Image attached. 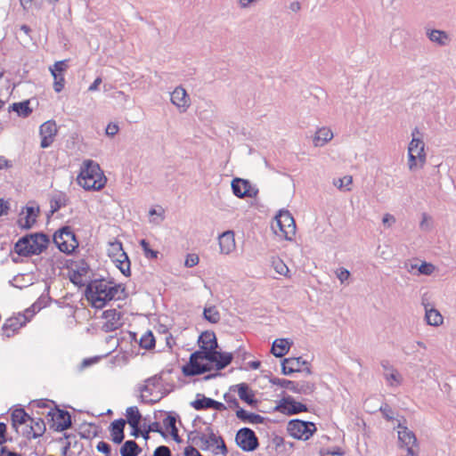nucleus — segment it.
<instances>
[{
  "instance_id": "50",
  "label": "nucleus",
  "mask_w": 456,
  "mask_h": 456,
  "mask_svg": "<svg viewBox=\"0 0 456 456\" xmlns=\"http://www.w3.org/2000/svg\"><path fill=\"white\" fill-rule=\"evenodd\" d=\"M224 399L228 403L230 408L235 409L236 411L241 409L239 405L238 400L232 394H231V392L225 393L224 395Z\"/></svg>"
},
{
  "instance_id": "2",
  "label": "nucleus",
  "mask_w": 456,
  "mask_h": 456,
  "mask_svg": "<svg viewBox=\"0 0 456 456\" xmlns=\"http://www.w3.org/2000/svg\"><path fill=\"white\" fill-rule=\"evenodd\" d=\"M49 241L47 235L41 232L25 235L15 243L14 251L21 256L39 255L46 249Z\"/></svg>"
},
{
  "instance_id": "13",
  "label": "nucleus",
  "mask_w": 456,
  "mask_h": 456,
  "mask_svg": "<svg viewBox=\"0 0 456 456\" xmlns=\"http://www.w3.org/2000/svg\"><path fill=\"white\" fill-rule=\"evenodd\" d=\"M28 321L26 315L21 314L8 318L2 326V336L7 338L12 337Z\"/></svg>"
},
{
  "instance_id": "29",
  "label": "nucleus",
  "mask_w": 456,
  "mask_h": 456,
  "mask_svg": "<svg viewBox=\"0 0 456 456\" xmlns=\"http://www.w3.org/2000/svg\"><path fill=\"white\" fill-rule=\"evenodd\" d=\"M212 369L209 363H199L197 365H183V373L186 377H193L210 371Z\"/></svg>"
},
{
  "instance_id": "52",
  "label": "nucleus",
  "mask_w": 456,
  "mask_h": 456,
  "mask_svg": "<svg viewBox=\"0 0 456 456\" xmlns=\"http://www.w3.org/2000/svg\"><path fill=\"white\" fill-rule=\"evenodd\" d=\"M408 166L411 171L415 170L418 166L419 167L418 157L412 152V150H408Z\"/></svg>"
},
{
  "instance_id": "58",
  "label": "nucleus",
  "mask_w": 456,
  "mask_h": 456,
  "mask_svg": "<svg viewBox=\"0 0 456 456\" xmlns=\"http://www.w3.org/2000/svg\"><path fill=\"white\" fill-rule=\"evenodd\" d=\"M273 265L275 271L280 274H286L289 272V268L281 260L274 261Z\"/></svg>"
},
{
  "instance_id": "17",
  "label": "nucleus",
  "mask_w": 456,
  "mask_h": 456,
  "mask_svg": "<svg viewBox=\"0 0 456 456\" xmlns=\"http://www.w3.org/2000/svg\"><path fill=\"white\" fill-rule=\"evenodd\" d=\"M207 434H200L199 432H191L189 439L192 444L198 445L201 450L207 451L214 448L216 444H212L211 434H215L211 427L206 428Z\"/></svg>"
},
{
  "instance_id": "24",
  "label": "nucleus",
  "mask_w": 456,
  "mask_h": 456,
  "mask_svg": "<svg viewBox=\"0 0 456 456\" xmlns=\"http://www.w3.org/2000/svg\"><path fill=\"white\" fill-rule=\"evenodd\" d=\"M126 424V419L120 418L118 419H115L112 421L109 427V430L111 436V441L116 444H119L123 442L125 438V426Z\"/></svg>"
},
{
  "instance_id": "14",
  "label": "nucleus",
  "mask_w": 456,
  "mask_h": 456,
  "mask_svg": "<svg viewBox=\"0 0 456 456\" xmlns=\"http://www.w3.org/2000/svg\"><path fill=\"white\" fill-rule=\"evenodd\" d=\"M47 415L51 417L56 431L66 430L72 425L71 416L67 411L60 410L58 408H56V410L51 409Z\"/></svg>"
},
{
  "instance_id": "54",
  "label": "nucleus",
  "mask_w": 456,
  "mask_h": 456,
  "mask_svg": "<svg viewBox=\"0 0 456 456\" xmlns=\"http://www.w3.org/2000/svg\"><path fill=\"white\" fill-rule=\"evenodd\" d=\"M200 257L197 254H188L185 258L184 265L186 267H193L199 264Z\"/></svg>"
},
{
  "instance_id": "25",
  "label": "nucleus",
  "mask_w": 456,
  "mask_h": 456,
  "mask_svg": "<svg viewBox=\"0 0 456 456\" xmlns=\"http://www.w3.org/2000/svg\"><path fill=\"white\" fill-rule=\"evenodd\" d=\"M220 252L228 255L235 249L234 232L232 231H226L218 237Z\"/></svg>"
},
{
  "instance_id": "57",
  "label": "nucleus",
  "mask_w": 456,
  "mask_h": 456,
  "mask_svg": "<svg viewBox=\"0 0 456 456\" xmlns=\"http://www.w3.org/2000/svg\"><path fill=\"white\" fill-rule=\"evenodd\" d=\"M67 68H68V65H67L66 61H56L54 64V69H51V73L54 72V73L63 74V72L67 69Z\"/></svg>"
},
{
  "instance_id": "62",
  "label": "nucleus",
  "mask_w": 456,
  "mask_h": 456,
  "mask_svg": "<svg viewBox=\"0 0 456 456\" xmlns=\"http://www.w3.org/2000/svg\"><path fill=\"white\" fill-rule=\"evenodd\" d=\"M119 127L115 123H110L108 124L105 133L108 136L113 137L118 133Z\"/></svg>"
},
{
  "instance_id": "9",
  "label": "nucleus",
  "mask_w": 456,
  "mask_h": 456,
  "mask_svg": "<svg viewBox=\"0 0 456 456\" xmlns=\"http://www.w3.org/2000/svg\"><path fill=\"white\" fill-rule=\"evenodd\" d=\"M270 383L273 385L279 386L283 388H287L293 393L302 395H311L315 390V384L310 381H293L285 379H280L273 377L270 379Z\"/></svg>"
},
{
  "instance_id": "5",
  "label": "nucleus",
  "mask_w": 456,
  "mask_h": 456,
  "mask_svg": "<svg viewBox=\"0 0 456 456\" xmlns=\"http://www.w3.org/2000/svg\"><path fill=\"white\" fill-rule=\"evenodd\" d=\"M109 282L104 280L91 281L86 289V297L95 308H102L108 302Z\"/></svg>"
},
{
  "instance_id": "34",
  "label": "nucleus",
  "mask_w": 456,
  "mask_h": 456,
  "mask_svg": "<svg viewBox=\"0 0 456 456\" xmlns=\"http://www.w3.org/2000/svg\"><path fill=\"white\" fill-rule=\"evenodd\" d=\"M142 452V448L134 440L126 441L120 448L121 456H138Z\"/></svg>"
},
{
  "instance_id": "11",
  "label": "nucleus",
  "mask_w": 456,
  "mask_h": 456,
  "mask_svg": "<svg viewBox=\"0 0 456 456\" xmlns=\"http://www.w3.org/2000/svg\"><path fill=\"white\" fill-rule=\"evenodd\" d=\"M235 442L244 452H253L259 445L258 439L255 432L248 428H242L237 432Z\"/></svg>"
},
{
  "instance_id": "55",
  "label": "nucleus",
  "mask_w": 456,
  "mask_h": 456,
  "mask_svg": "<svg viewBox=\"0 0 456 456\" xmlns=\"http://www.w3.org/2000/svg\"><path fill=\"white\" fill-rule=\"evenodd\" d=\"M434 271H435V266H434V265H432L430 263L424 262L419 267V273L425 274V275H430L434 273Z\"/></svg>"
},
{
  "instance_id": "30",
  "label": "nucleus",
  "mask_w": 456,
  "mask_h": 456,
  "mask_svg": "<svg viewBox=\"0 0 456 456\" xmlns=\"http://www.w3.org/2000/svg\"><path fill=\"white\" fill-rule=\"evenodd\" d=\"M427 37L431 42L439 46H445L450 41L449 35L445 31L439 29H428Z\"/></svg>"
},
{
  "instance_id": "40",
  "label": "nucleus",
  "mask_w": 456,
  "mask_h": 456,
  "mask_svg": "<svg viewBox=\"0 0 456 456\" xmlns=\"http://www.w3.org/2000/svg\"><path fill=\"white\" fill-rule=\"evenodd\" d=\"M216 361L213 362L216 363V369L217 370H221L227 367L232 361V354L231 353H223L216 351L215 355Z\"/></svg>"
},
{
  "instance_id": "39",
  "label": "nucleus",
  "mask_w": 456,
  "mask_h": 456,
  "mask_svg": "<svg viewBox=\"0 0 456 456\" xmlns=\"http://www.w3.org/2000/svg\"><path fill=\"white\" fill-rule=\"evenodd\" d=\"M426 314L425 318L427 321V323L431 326H439L443 323L444 318L442 314L437 311L436 309L431 307L428 308L427 305H425Z\"/></svg>"
},
{
  "instance_id": "49",
  "label": "nucleus",
  "mask_w": 456,
  "mask_h": 456,
  "mask_svg": "<svg viewBox=\"0 0 456 456\" xmlns=\"http://www.w3.org/2000/svg\"><path fill=\"white\" fill-rule=\"evenodd\" d=\"M140 245L143 250V253H144V256L147 257V258H150V259H154V258H157L158 257V254L159 252L157 250H153L150 248V244L149 242L142 239L140 240Z\"/></svg>"
},
{
  "instance_id": "64",
  "label": "nucleus",
  "mask_w": 456,
  "mask_h": 456,
  "mask_svg": "<svg viewBox=\"0 0 456 456\" xmlns=\"http://www.w3.org/2000/svg\"><path fill=\"white\" fill-rule=\"evenodd\" d=\"M199 451L192 445L185 447L183 455L184 456H199Z\"/></svg>"
},
{
  "instance_id": "23",
  "label": "nucleus",
  "mask_w": 456,
  "mask_h": 456,
  "mask_svg": "<svg viewBox=\"0 0 456 456\" xmlns=\"http://www.w3.org/2000/svg\"><path fill=\"white\" fill-rule=\"evenodd\" d=\"M304 364H308V362L303 360L302 357L285 358L281 362V373L290 375L294 372H299Z\"/></svg>"
},
{
  "instance_id": "42",
  "label": "nucleus",
  "mask_w": 456,
  "mask_h": 456,
  "mask_svg": "<svg viewBox=\"0 0 456 456\" xmlns=\"http://www.w3.org/2000/svg\"><path fill=\"white\" fill-rule=\"evenodd\" d=\"M211 441L212 444H216L215 447L212 449V452L214 454L222 453L226 455L228 453V449L225 445V443L222 436H216V434H211Z\"/></svg>"
},
{
  "instance_id": "28",
  "label": "nucleus",
  "mask_w": 456,
  "mask_h": 456,
  "mask_svg": "<svg viewBox=\"0 0 456 456\" xmlns=\"http://www.w3.org/2000/svg\"><path fill=\"white\" fill-rule=\"evenodd\" d=\"M216 352L208 351L207 349H200L191 354L189 362L186 365H197L200 363V360H207L210 362H214L216 361Z\"/></svg>"
},
{
  "instance_id": "6",
  "label": "nucleus",
  "mask_w": 456,
  "mask_h": 456,
  "mask_svg": "<svg viewBox=\"0 0 456 456\" xmlns=\"http://www.w3.org/2000/svg\"><path fill=\"white\" fill-rule=\"evenodd\" d=\"M108 256L116 263L117 267L126 276L131 275L130 260L123 249L122 242L118 240L110 241L107 248Z\"/></svg>"
},
{
  "instance_id": "53",
  "label": "nucleus",
  "mask_w": 456,
  "mask_h": 456,
  "mask_svg": "<svg viewBox=\"0 0 456 456\" xmlns=\"http://www.w3.org/2000/svg\"><path fill=\"white\" fill-rule=\"evenodd\" d=\"M73 271H76L77 273L81 274L82 276H85L88 271H89V265L84 260H81L75 265V269Z\"/></svg>"
},
{
  "instance_id": "15",
  "label": "nucleus",
  "mask_w": 456,
  "mask_h": 456,
  "mask_svg": "<svg viewBox=\"0 0 456 456\" xmlns=\"http://www.w3.org/2000/svg\"><path fill=\"white\" fill-rule=\"evenodd\" d=\"M39 134L41 136V148L45 149L50 147L57 134L56 123L53 120H48L42 124L39 127Z\"/></svg>"
},
{
  "instance_id": "46",
  "label": "nucleus",
  "mask_w": 456,
  "mask_h": 456,
  "mask_svg": "<svg viewBox=\"0 0 456 456\" xmlns=\"http://www.w3.org/2000/svg\"><path fill=\"white\" fill-rule=\"evenodd\" d=\"M140 346L148 350L155 346V338L151 331H148L141 338Z\"/></svg>"
},
{
  "instance_id": "47",
  "label": "nucleus",
  "mask_w": 456,
  "mask_h": 456,
  "mask_svg": "<svg viewBox=\"0 0 456 456\" xmlns=\"http://www.w3.org/2000/svg\"><path fill=\"white\" fill-rule=\"evenodd\" d=\"M124 290L125 289H121L120 285H111L109 282L107 297L108 302L112 299H120L121 297L118 294L124 292Z\"/></svg>"
},
{
  "instance_id": "22",
  "label": "nucleus",
  "mask_w": 456,
  "mask_h": 456,
  "mask_svg": "<svg viewBox=\"0 0 456 456\" xmlns=\"http://www.w3.org/2000/svg\"><path fill=\"white\" fill-rule=\"evenodd\" d=\"M415 133H419L417 127L412 131V136H415ZM408 150H412V152L416 154V157H418L419 167H422L426 163L424 142L421 139L412 137L411 141L409 143Z\"/></svg>"
},
{
  "instance_id": "1",
  "label": "nucleus",
  "mask_w": 456,
  "mask_h": 456,
  "mask_svg": "<svg viewBox=\"0 0 456 456\" xmlns=\"http://www.w3.org/2000/svg\"><path fill=\"white\" fill-rule=\"evenodd\" d=\"M77 181L86 191H100L105 186L107 179L97 162L86 159L81 166Z\"/></svg>"
},
{
  "instance_id": "18",
  "label": "nucleus",
  "mask_w": 456,
  "mask_h": 456,
  "mask_svg": "<svg viewBox=\"0 0 456 456\" xmlns=\"http://www.w3.org/2000/svg\"><path fill=\"white\" fill-rule=\"evenodd\" d=\"M398 428H400L398 431V440L402 448H405V450H408V448H419L417 437L411 430L401 423L398 424Z\"/></svg>"
},
{
  "instance_id": "48",
  "label": "nucleus",
  "mask_w": 456,
  "mask_h": 456,
  "mask_svg": "<svg viewBox=\"0 0 456 456\" xmlns=\"http://www.w3.org/2000/svg\"><path fill=\"white\" fill-rule=\"evenodd\" d=\"M53 77V89L56 93H60L63 90L65 86V78L63 74L52 72Z\"/></svg>"
},
{
  "instance_id": "31",
  "label": "nucleus",
  "mask_w": 456,
  "mask_h": 456,
  "mask_svg": "<svg viewBox=\"0 0 456 456\" xmlns=\"http://www.w3.org/2000/svg\"><path fill=\"white\" fill-rule=\"evenodd\" d=\"M236 417L245 423L250 424H263L265 418L259 414L248 412L244 409H239L236 411Z\"/></svg>"
},
{
  "instance_id": "20",
  "label": "nucleus",
  "mask_w": 456,
  "mask_h": 456,
  "mask_svg": "<svg viewBox=\"0 0 456 456\" xmlns=\"http://www.w3.org/2000/svg\"><path fill=\"white\" fill-rule=\"evenodd\" d=\"M39 208L27 206L21 212L18 220L19 225L23 229H30L37 222Z\"/></svg>"
},
{
  "instance_id": "61",
  "label": "nucleus",
  "mask_w": 456,
  "mask_h": 456,
  "mask_svg": "<svg viewBox=\"0 0 456 456\" xmlns=\"http://www.w3.org/2000/svg\"><path fill=\"white\" fill-rule=\"evenodd\" d=\"M148 432H156L166 437V433L162 430L160 424L157 421L152 422L148 426Z\"/></svg>"
},
{
  "instance_id": "59",
  "label": "nucleus",
  "mask_w": 456,
  "mask_h": 456,
  "mask_svg": "<svg viewBox=\"0 0 456 456\" xmlns=\"http://www.w3.org/2000/svg\"><path fill=\"white\" fill-rule=\"evenodd\" d=\"M379 411L382 412L385 419L387 420H391L394 419L393 411L388 404H384L379 408Z\"/></svg>"
},
{
  "instance_id": "16",
  "label": "nucleus",
  "mask_w": 456,
  "mask_h": 456,
  "mask_svg": "<svg viewBox=\"0 0 456 456\" xmlns=\"http://www.w3.org/2000/svg\"><path fill=\"white\" fill-rule=\"evenodd\" d=\"M102 317L106 320L102 325V330L111 332L122 326V314L116 309H109L103 312Z\"/></svg>"
},
{
  "instance_id": "8",
  "label": "nucleus",
  "mask_w": 456,
  "mask_h": 456,
  "mask_svg": "<svg viewBox=\"0 0 456 456\" xmlns=\"http://www.w3.org/2000/svg\"><path fill=\"white\" fill-rule=\"evenodd\" d=\"M287 431L292 437L305 441L314 435L316 427L314 422L295 419L289 421Z\"/></svg>"
},
{
  "instance_id": "3",
  "label": "nucleus",
  "mask_w": 456,
  "mask_h": 456,
  "mask_svg": "<svg viewBox=\"0 0 456 456\" xmlns=\"http://www.w3.org/2000/svg\"><path fill=\"white\" fill-rule=\"evenodd\" d=\"M139 391L141 392V402L151 405L159 402L169 393L164 388L161 374L146 379L144 384L140 386Z\"/></svg>"
},
{
  "instance_id": "21",
  "label": "nucleus",
  "mask_w": 456,
  "mask_h": 456,
  "mask_svg": "<svg viewBox=\"0 0 456 456\" xmlns=\"http://www.w3.org/2000/svg\"><path fill=\"white\" fill-rule=\"evenodd\" d=\"M171 102L181 109L182 111H185L189 108L191 101L183 86H176L171 93Z\"/></svg>"
},
{
  "instance_id": "43",
  "label": "nucleus",
  "mask_w": 456,
  "mask_h": 456,
  "mask_svg": "<svg viewBox=\"0 0 456 456\" xmlns=\"http://www.w3.org/2000/svg\"><path fill=\"white\" fill-rule=\"evenodd\" d=\"M203 317L210 323H217L220 321V314L216 306L205 307L203 311Z\"/></svg>"
},
{
  "instance_id": "10",
  "label": "nucleus",
  "mask_w": 456,
  "mask_h": 456,
  "mask_svg": "<svg viewBox=\"0 0 456 456\" xmlns=\"http://www.w3.org/2000/svg\"><path fill=\"white\" fill-rule=\"evenodd\" d=\"M275 411H279L282 414L291 416L298 414L300 412L308 411V408L305 404L297 402L292 396L288 395L281 398L274 407Z\"/></svg>"
},
{
  "instance_id": "7",
  "label": "nucleus",
  "mask_w": 456,
  "mask_h": 456,
  "mask_svg": "<svg viewBox=\"0 0 456 456\" xmlns=\"http://www.w3.org/2000/svg\"><path fill=\"white\" fill-rule=\"evenodd\" d=\"M53 240L59 250L68 255L78 247L77 237L69 226H62L56 231Z\"/></svg>"
},
{
  "instance_id": "32",
  "label": "nucleus",
  "mask_w": 456,
  "mask_h": 456,
  "mask_svg": "<svg viewBox=\"0 0 456 456\" xmlns=\"http://www.w3.org/2000/svg\"><path fill=\"white\" fill-rule=\"evenodd\" d=\"M291 344L287 338H277L273 343L271 352L275 357H282L288 354Z\"/></svg>"
},
{
  "instance_id": "45",
  "label": "nucleus",
  "mask_w": 456,
  "mask_h": 456,
  "mask_svg": "<svg viewBox=\"0 0 456 456\" xmlns=\"http://www.w3.org/2000/svg\"><path fill=\"white\" fill-rule=\"evenodd\" d=\"M177 418H179V416L175 412H167V416L166 417V419H163V425L165 428L169 431L177 428L175 425Z\"/></svg>"
},
{
  "instance_id": "4",
  "label": "nucleus",
  "mask_w": 456,
  "mask_h": 456,
  "mask_svg": "<svg viewBox=\"0 0 456 456\" xmlns=\"http://www.w3.org/2000/svg\"><path fill=\"white\" fill-rule=\"evenodd\" d=\"M273 232L287 240H292L296 233V224L293 216L288 210H281L275 216V223L272 224Z\"/></svg>"
},
{
  "instance_id": "19",
  "label": "nucleus",
  "mask_w": 456,
  "mask_h": 456,
  "mask_svg": "<svg viewBox=\"0 0 456 456\" xmlns=\"http://www.w3.org/2000/svg\"><path fill=\"white\" fill-rule=\"evenodd\" d=\"M230 391H237L239 397L248 405L255 407L258 401L256 399L255 393L251 390L248 384L240 383L239 385L232 386Z\"/></svg>"
},
{
  "instance_id": "44",
  "label": "nucleus",
  "mask_w": 456,
  "mask_h": 456,
  "mask_svg": "<svg viewBox=\"0 0 456 456\" xmlns=\"http://www.w3.org/2000/svg\"><path fill=\"white\" fill-rule=\"evenodd\" d=\"M353 183V177L351 175H346L342 178L335 179L333 184L339 190L346 191H351L350 185Z\"/></svg>"
},
{
  "instance_id": "27",
  "label": "nucleus",
  "mask_w": 456,
  "mask_h": 456,
  "mask_svg": "<svg viewBox=\"0 0 456 456\" xmlns=\"http://www.w3.org/2000/svg\"><path fill=\"white\" fill-rule=\"evenodd\" d=\"M30 421V426L29 428L26 430V436L28 439H31V438H37L41 436L44 435V433L45 432V421L38 418V419H34L31 417V419H29Z\"/></svg>"
},
{
  "instance_id": "63",
  "label": "nucleus",
  "mask_w": 456,
  "mask_h": 456,
  "mask_svg": "<svg viewBox=\"0 0 456 456\" xmlns=\"http://www.w3.org/2000/svg\"><path fill=\"white\" fill-rule=\"evenodd\" d=\"M47 304V298L44 296H41L33 305L32 308L34 311H39L43 307H45Z\"/></svg>"
},
{
  "instance_id": "37",
  "label": "nucleus",
  "mask_w": 456,
  "mask_h": 456,
  "mask_svg": "<svg viewBox=\"0 0 456 456\" xmlns=\"http://www.w3.org/2000/svg\"><path fill=\"white\" fill-rule=\"evenodd\" d=\"M332 137L333 133L330 128L322 127L315 133L314 138V145L317 147L323 146L325 143L330 142L332 139Z\"/></svg>"
},
{
  "instance_id": "35",
  "label": "nucleus",
  "mask_w": 456,
  "mask_h": 456,
  "mask_svg": "<svg viewBox=\"0 0 456 456\" xmlns=\"http://www.w3.org/2000/svg\"><path fill=\"white\" fill-rule=\"evenodd\" d=\"M213 403H214V399L206 397L202 394H197L196 399L191 403V405L196 411H203V410L212 408Z\"/></svg>"
},
{
  "instance_id": "26",
  "label": "nucleus",
  "mask_w": 456,
  "mask_h": 456,
  "mask_svg": "<svg viewBox=\"0 0 456 456\" xmlns=\"http://www.w3.org/2000/svg\"><path fill=\"white\" fill-rule=\"evenodd\" d=\"M198 342L200 349L216 352V348L218 347L217 339L213 331L206 330L202 332L199 337Z\"/></svg>"
},
{
  "instance_id": "38",
  "label": "nucleus",
  "mask_w": 456,
  "mask_h": 456,
  "mask_svg": "<svg viewBox=\"0 0 456 456\" xmlns=\"http://www.w3.org/2000/svg\"><path fill=\"white\" fill-rule=\"evenodd\" d=\"M12 426L17 430L18 425L25 424L31 417L25 411L24 409H15L11 415Z\"/></svg>"
},
{
  "instance_id": "41",
  "label": "nucleus",
  "mask_w": 456,
  "mask_h": 456,
  "mask_svg": "<svg viewBox=\"0 0 456 456\" xmlns=\"http://www.w3.org/2000/svg\"><path fill=\"white\" fill-rule=\"evenodd\" d=\"M142 415L136 406H131L126 409V423L130 427L139 426Z\"/></svg>"
},
{
  "instance_id": "33",
  "label": "nucleus",
  "mask_w": 456,
  "mask_h": 456,
  "mask_svg": "<svg viewBox=\"0 0 456 456\" xmlns=\"http://www.w3.org/2000/svg\"><path fill=\"white\" fill-rule=\"evenodd\" d=\"M69 203V198L64 192L55 193L50 200L51 214L60 210L61 208L66 207Z\"/></svg>"
},
{
  "instance_id": "12",
  "label": "nucleus",
  "mask_w": 456,
  "mask_h": 456,
  "mask_svg": "<svg viewBox=\"0 0 456 456\" xmlns=\"http://www.w3.org/2000/svg\"><path fill=\"white\" fill-rule=\"evenodd\" d=\"M232 190L233 194L240 199L253 198L258 192V190L253 188L248 180L238 177L232 181Z\"/></svg>"
},
{
  "instance_id": "36",
  "label": "nucleus",
  "mask_w": 456,
  "mask_h": 456,
  "mask_svg": "<svg viewBox=\"0 0 456 456\" xmlns=\"http://www.w3.org/2000/svg\"><path fill=\"white\" fill-rule=\"evenodd\" d=\"M9 111H14L20 117L28 118L32 113V109L29 107V101L27 100L12 103L9 106Z\"/></svg>"
},
{
  "instance_id": "51",
  "label": "nucleus",
  "mask_w": 456,
  "mask_h": 456,
  "mask_svg": "<svg viewBox=\"0 0 456 456\" xmlns=\"http://www.w3.org/2000/svg\"><path fill=\"white\" fill-rule=\"evenodd\" d=\"M419 228L422 231H430L432 228V218L428 214L423 213L422 214V219L419 224Z\"/></svg>"
},
{
  "instance_id": "56",
  "label": "nucleus",
  "mask_w": 456,
  "mask_h": 456,
  "mask_svg": "<svg viewBox=\"0 0 456 456\" xmlns=\"http://www.w3.org/2000/svg\"><path fill=\"white\" fill-rule=\"evenodd\" d=\"M171 455H172V453H171V450L169 449V447H167L166 445H159L155 449L152 456H171Z\"/></svg>"
},
{
  "instance_id": "60",
  "label": "nucleus",
  "mask_w": 456,
  "mask_h": 456,
  "mask_svg": "<svg viewBox=\"0 0 456 456\" xmlns=\"http://www.w3.org/2000/svg\"><path fill=\"white\" fill-rule=\"evenodd\" d=\"M96 449L98 452H100L105 455L110 454V451H111L110 445L108 443L103 442V441H101L98 443V444L96 445Z\"/></svg>"
}]
</instances>
